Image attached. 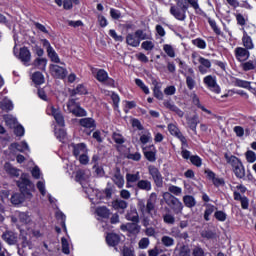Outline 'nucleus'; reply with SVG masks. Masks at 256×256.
<instances>
[{
  "instance_id": "nucleus-1",
  "label": "nucleus",
  "mask_w": 256,
  "mask_h": 256,
  "mask_svg": "<svg viewBox=\"0 0 256 256\" xmlns=\"http://www.w3.org/2000/svg\"><path fill=\"white\" fill-rule=\"evenodd\" d=\"M189 5L194 9L196 15H205V12L199 6V0H177L176 5L172 4L170 7V15H172L176 21H187Z\"/></svg>"
},
{
  "instance_id": "nucleus-2",
  "label": "nucleus",
  "mask_w": 256,
  "mask_h": 256,
  "mask_svg": "<svg viewBox=\"0 0 256 256\" xmlns=\"http://www.w3.org/2000/svg\"><path fill=\"white\" fill-rule=\"evenodd\" d=\"M17 185L21 191V193L13 194L11 197V203L13 205H21L25 199L27 201H31L33 199V194L29 187H31V180H29V175L22 174L20 181L17 182Z\"/></svg>"
},
{
  "instance_id": "nucleus-3",
  "label": "nucleus",
  "mask_w": 256,
  "mask_h": 256,
  "mask_svg": "<svg viewBox=\"0 0 256 256\" xmlns=\"http://www.w3.org/2000/svg\"><path fill=\"white\" fill-rule=\"evenodd\" d=\"M224 157L226 159V163L232 167L234 175L238 179H243V177H245V167L243 166L241 160L237 158V156L227 153L224 155Z\"/></svg>"
},
{
  "instance_id": "nucleus-4",
  "label": "nucleus",
  "mask_w": 256,
  "mask_h": 256,
  "mask_svg": "<svg viewBox=\"0 0 256 256\" xmlns=\"http://www.w3.org/2000/svg\"><path fill=\"white\" fill-rule=\"evenodd\" d=\"M163 199L168 205V207H171L172 211H174L175 215H182L183 214V202L179 200V198L175 197L173 194L169 192L163 193Z\"/></svg>"
},
{
  "instance_id": "nucleus-5",
  "label": "nucleus",
  "mask_w": 256,
  "mask_h": 256,
  "mask_svg": "<svg viewBox=\"0 0 256 256\" xmlns=\"http://www.w3.org/2000/svg\"><path fill=\"white\" fill-rule=\"evenodd\" d=\"M191 57L193 65H199L198 70L201 75H205L211 69V60L204 58L197 52H193Z\"/></svg>"
},
{
  "instance_id": "nucleus-6",
  "label": "nucleus",
  "mask_w": 256,
  "mask_h": 256,
  "mask_svg": "<svg viewBox=\"0 0 256 256\" xmlns=\"http://www.w3.org/2000/svg\"><path fill=\"white\" fill-rule=\"evenodd\" d=\"M156 203H157V193L152 192L147 200L146 205H145V201L139 200L138 210L142 212V215L151 214V211L155 209Z\"/></svg>"
},
{
  "instance_id": "nucleus-7",
  "label": "nucleus",
  "mask_w": 256,
  "mask_h": 256,
  "mask_svg": "<svg viewBox=\"0 0 256 256\" xmlns=\"http://www.w3.org/2000/svg\"><path fill=\"white\" fill-rule=\"evenodd\" d=\"M145 39H147V34L143 30H136L135 33H129L126 36V43L130 47H139L141 41H145Z\"/></svg>"
},
{
  "instance_id": "nucleus-8",
  "label": "nucleus",
  "mask_w": 256,
  "mask_h": 256,
  "mask_svg": "<svg viewBox=\"0 0 256 256\" xmlns=\"http://www.w3.org/2000/svg\"><path fill=\"white\" fill-rule=\"evenodd\" d=\"M46 113L47 115H52L60 127H65V118H63V114H61V110H59V108L50 104L47 106Z\"/></svg>"
},
{
  "instance_id": "nucleus-9",
  "label": "nucleus",
  "mask_w": 256,
  "mask_h": 256,
  "mask_svg": "<svg viewBox=\"0 0 256 256\" xmlns=\"http://www.w3.org/2000/svg\"><path fill=\"white\" fill-rule=\"evenodd\" d=\"M14 55L17 57L23 65L29 67V63H31V51L27 47H22L17 54V48L14 47Z\"/></svg>"
},
{
  "instance_id": "nucleus-10",
  "label": "nucleus",
  "mask_w": 256,
  "mask_h": 256,
  "mask_svg": "<svg viewBox=\"0 0 256 256\" xmlns=\"http://www.w3.org/2000/svg\"><path fill=\"white\" fill-rule=\"evenodd\" d=\"M203 83L210 91H212V93H216V95L221 93V87H219V84H217V78L215 76L208 75L204 77Z\"/></svg>"
},
{
  "instance_id": "nucleus-11",
  "label": "nucleus",
  "mask_w": 256,
  "mask_h": 256,
  "mask_svg": "<svg viewBox=\"0 0 256 256\" xmlns=\"http://www.w3.org/2000/svg\"><path fill=\"white\" fill-rule=\"evenodd\" d=\"M67 111L69 113H73L76 117L85 116V110L79 106V104L75 101V99H70L67 102Z\"/></svg>"
},
{
  "instance_id": "nucleus-12",
  "label": "nucleus",
  "mask_w": 256,
  "mask_h": 256,
  "mask_svg": "<svg viewBox=\"0 0 256 256\" xmlns=\"http://www.w3.org/2000/svg\"><path fill=\"white\" fill-rule=\"evenodd\" d=\"M168 131L170 135H172L173 137H176V139H179L183 147L188 146L187 138L183 135V133H181V130H179V127H177L176 124H168Z\"/></svg>"
},
{
  "instance_id": "nucleus-13",
  "label": "nucleus",
  "mask_w": 256,
  "mask_h": 256,
  "mask_svg": "<svg viewBox=\"0 0 256 256\" xmlns=\"http://www.w3.org/2000/svg\"><path fill=\"white\" fill-rule=\"evenodd\" d=\"M148 173L152 177L156 187H163V175L154 165L148 166Z\"/></svg>"
},
{
  "instance_id": "nucleus-14",
  "label": "nucleus",
  "mask_w": 256,
  "mask_h": 256,
  "mask_svg": "<svg viewBox=\"0 0 256 256\" xmlns=\"http://www.w3.org/2000/svg\"><path fill=\"white\" fill-rule=\"evenodd\" d=\"M142 151L147 161L150 163H155L157 161V148H155V145L142 146Z\"/></svg>"
},
{
  "instance_id": "nucleus-15",
  "label": "nucleus",
  "mask_w": 256,
  "mask_h": 256,
  "mask_svg": "<svg viewBox=\"0 0 256 256\" xmlns=\"http://www.w3.org/2000/svg\"><path fill=\"white\" fill-rule=\"evenodd\" d=\"M85 193L86 195H88L90 201L92 203L98 204L101 203V199H103V197H105V194L99 190H95L93 188H86L85 189Z\"/></svg>"
},
{
  "instance_id": "nucleus-16",
  "label": "nucleus",
  "mask_w": 256,
  "mask_h": 256,
  "mask_svg": "<svg viewBox=\"0 0 256 256\" xmlns=\"http://www.w3.org/2000/svg\"><path fill=\"white\" fill-rule=\"evenodd\" d=\"M96 79L99 83H104L105 85H109L113 87L115 85V80L109 77V74L104 69L97 70Z\"/></svg>"
},
{
  "instance_id": "nucleus-17",
  "label": "nucleus",
  "mask_w": 256,
  "mask_h": 256,
  "mask_svg": "<svg viewBox=\"0 0 256 256\" xmlns=\"http://www.w3.org/2000/svg\"><path fill=\"white\" fill-rule=\"evenodd\" d=\"M50 73L53 77H56V79H65V77H67V69L57 64L50 65Z\"/></svg>"
},
{
  "instance_id": "nucleus-18",
  "label": "nucleus",
  "mask_w": 256,
  "mask_h": 256,
  "mask_svg": "<svg viewBox=\"0 0 256 256\" xmlns=\"http://www.w3.org/2000/svg\"><path fill=\"white\" fill-rule=\"evenodd\" d=\"M234 55L237 61H239L240 63L247 61V59L251 57L249 49L243 47H236L234 50Z\"/></svg>"
},
{
  "instance_id": "nucleus-19",
  "label": "nucleus",
  "mask_w": 256,
  "mask_h": 256,
  "mask_svg": "<svg viewBox=\"0 0 256 256\" xmlns=\"http://www.w3.org/2000/svg\"><path fill=\"white\" fill-rule=\"evenodd\" d=\"M205 175H207V178L212 181L215 187H221V185H225V180L217 176V174H215V172L211 171L210 169L205 170Z\"/></svg>"
},
{
  "instance_id": "nucleus-20",
  "label": "nucleus",
  "mask_w": 256,
  "mask_h": 256,
  "mask_svg": "<svg viewBox=\"0 0 256 256\" xmlns=\"http://www.w3.org/2000/svg\"><path fill=\"white\" fill-rule=\"evenodd\" d=\"M141 180V174L139 172H136L134 174L128 173L126 174V187L127 189H131L135 187V183H139Z\"/></svg>"
},
{
  "instance_id": "nucleus-21",
  "label": "nucleus",
  "mask_w": 256,
  "mask_h": 256,
  "mask_svg": "<svg viewBox=\"0 0 256 256\" xmlns=\"http://www.w3.org/2000/svg\"><path fill=\"white\" fill-rule=\"evenodd\" d=\"M71 147L75 157L84 155V153H89V148H87V144L85 143L71 144Z\"/></svg>"
},
{
  "instance_id": "nucleus-22",
  "label": "nucleus",
  "mask_w": 256,
  "mask_h": 256,
  "mask_svg": "<svg viewBox=\"0 0 256 256\" xmlns=\"http://www.w3.org/2000/svg\"><path fill=\"white\" fill-rule=\"evenodd\" d=\"M16 151H20V153H23L25 151H29V144H27V142L22 141L20 144L19 143H12L9 146V151L11 153H15Z\"/></svg>"
},
{
  "instance_id": "nucleus-23",
  "label": "nucleus",
  "mask_w": 256,
  "mask_h": 256,
  "mask_svg": "<svg viewBox=\"0 0 256 256\" xmlns=\"http://www.w3.org/2000/svg\"><path fill=\"white\" fill-rule=\"evenodd\" d=\"M2 239L8 245H15L17 243V234L11 231L4 232L2 235Z\"/></svg>"
},
{
  "instance_id": "nucleus-24",
  "label": "nucleus",
  "mask_w": 256,
  "mask_h": 256,
  "mask_svg": "<svg viewBox=\"0 0 256 256\" xmlns=\"http://www.w3.org/2000/svg\"><path fill=\"white\" fill-rule=\"evenodd\" d=\"M91 177V171L79 169L76 171L75 179L78 183H83V181H87Z\"/></svg>"
},
{
  "instance_id": "nucleus-25",
  "label": "nucleus",
  "mask_w": 256,
  "mask_h": 256,
  "mask_svg": "<svg viewBox=\"0 0 256 256\" xmlns=\"http://www.w3.org/2000/svg\"><path fill=\"white\" fill-rule=\"evenodd\" d=\"M242 45L245 49H248V50L255 49V44H253V39L251 38V36H249L247 31L245 30L242 36Z\"/></svg>"
},
{
  "instance_id": "nucleus-26",
  "label": "nucleus",
  "mask_w": 256,
  "mask_h": 256,
  "mask_svg": "<svg viewBox=\"0 0 256 256\" xmlns=\"http://www.w3.org/2000/svg\"><path fill=\"white\" fill-rule=\"evenodd\" d=\"M187 125L191 131L197 133V125H199V116L194 115L190 118H187Z\"/></svg>"
},
{
  "instance_id": "nucleus-27",
  "label": "nucleus",
  "mask_w": 256,
  "mask_h": 256,
  "mask_svg": "<svg viewBox=\"0 0 256 256\" xmlns=\"http://www.w3.org/2000/svg\"><path fill=\"white\" fill-rule=\"evenodd\" d=\"M136 187L137 189H140L141 191H151V189H153V186L151 184V181L149 180H139L136 183Z\"/></svg>"
},
{
  "instance_id": "nucleus-28",
  "label": "nucleus",
  "mask_w": 256,
  "mask_h": 256,
  "mask_svg": "<svg viewBox=\"0 0 256 256\" xmlns=\"http://www.w3.org/2000/svg\"><path fill=\"white\" fill-rule=\"evenodd\" d=\"M121 241V238L117 234H108L106 236V243L110 245V247H115L116 245H119V242Z\"/></svg>"
},
{
  "instance_id": "nucleus-29",
  "label": "nucleus",
  "mask_w": 256,
  "mask_h": 256,
  "mask_svg": "<svg viewBox=\"0 0 256 256\" xmlns=\"http://www.w3.org/2000/svg\"><path fill=\"white\" fill-rule=\"evenodd\" d=\"M120 228L122 231H129L130 233H139V225H137V222L123 224Z\"/></svg>"
},
{
  "instance_id": "nucleus-30",
  "label": "nucleus",
  "mask_w": 256,
  "mask_h": 256,
  "mask_svg": "<svg viewBox=\"0 0 256 256\" xmlns=\"http://www.w3.org/2000/svg\"><path fill=\"white\" fill-rule=\"evenodd\" d=\"M126 219L127 221H132V223H139V213H137V209L131 208L126 215Z\"/></svg>"
},
{
  "instance_id": "nucleus-31",
  "label": "nucleus",
  "mask_w": 256,
  "mask_h": 256,
  "mask_svg": "<svg viewBox=\"0 0 256 256\" xmlns=\"http://www.w3.org/2000/svg\"><path fill=\"white\" fill-rule=\"evenodd\" d=\"M183 203H184L185 207H188V209H193V207H195V205H197V201L195 200V197H193L191 195H185L183 197Z\"/></svg>"
},
{
  "instance_id": "nucleus-32",
  "label": "nucleus",
  "mask_w": 256,
  "mask_h": 256,
  "mask_svg": "<svg viewBox=\"0 0 256 256\" xmlns=\"http://www.w3.org/2000/svg\"><path fill=\"white\" fill-rule=\"evenodd\" d=\"M0 108L2 109V111H6V112L13 111V102L8 98H4L0 102Z\"/></svg>"
},
{
  "instance_id": "nucleus-33",
  "label": "nucleus",
  "mask_w": 256,
  "mask_h": 256,
  "mask_svg": "<svg viewBox=\"0 0 256 256\" xmlns=\"http://www.w3.org/2000/svg\"><path fill=\"white\" fill-rule=\"evenodd\" d=\"M162 218L166 225H175V215H173L171 211L168 210V212L164 213Z\"/></svg>"
},
{
  "instance_id": "nucleus-34",
  "label": "nucleus",
  "mask_w": 256,
  "mask_h": 256,
  "mask_svg": "<svg viewBox=\"0 0 256 256\" xmlns=\"http://www.w3.org/2000/svg\"><path fill=\"white\" fill-rule=\"evenodd\" d=\"M3 119L6 123V125L8 127H10V129H13V127H15V125H17V118H15L13 115L6 114L3 116Z\"/></svg>"
},
{
  "instance_id": "nucleus-35",
  "label": "nucleus",
  "mask_w": 256,
  "mask_h": 256,
  "mask_svg": "<svg viewBox=\"0 0 256 256\" xmlns=\"http://www.w3.org/2000/svg\"><path fill=\"white\" fill-rule=\"evenodd\" d=\"M80 125L86 129L95 128V120L93 118H82L80 119Z\"/></svg>"
},
{
  "instance_id": "nucleus-36",
  "label": "nucleus",
  "mask_w": 256,
  "mask_h": 256,
  "mask_svg": "<svg viewBox=\"0 0 256 256\" xmlns=\"http://www.w3.org/2000/svg\"><path fill=\"white\" fill-rule=\"evenodd\" d=\"M205 212H204V219L205 221H210L211 215L215 212V206L213 204H204Z\"/></svg>"
},
{
  "instance_id": "nucleus-37",
  "label": "nucleus",
  "mask_w": 256,
  "mask_h": 256,
  "mask_svg": "<svg viewBox=\"0 0 256 256\" xmlns=\"http://www.w3.org/2000/svg\"><path fill=\"white\" fill-rule=\"evenodd\" d=\"M4 169L9 175L13 177H19V169L12 167L10 163H5Z\"/></svg>"
},
{
  "instance_id": "nucleus-38",
  "label": "nucleus",
  "mask_w": 256,
  "mask_h": 256,
  "mask_svg": "<svg viewBox=\"0 0 256 256\" xmlns=\"http://www.w3.org/2000/svg\"><path fill=\"white\" fill-rule=\"evenodd\" d=\"M55 137L61 141V143H65V139L67 137V132L63 128H55Z\"/></svg>"
},
{
  "instance_id": "nucleus-39",
  "label": "nucleus",
  "mask_w": 256,
  "mask_h": 256,
  "mask_svg": "<svg viewBox=\"0 0 256 256\" xmlns=\"http://www.w3.org/2000/svg\"><path fill=\"white\" fill-rule=\"evenodd\" d=\"M32 81L36 85H43L45 83V77H43L41 72H36L32 75Z\"/></svg>"
},
{
  "instance_id": "nucleus-40",
  "label": "nucleus",
  "mask_w": 256,
  "mask_h": 256,
  "mask_svg": "<svg viewBox=\"0 0 256 256\" xmlns=\"http://www.w3.org/2000/svg\"><path fill=\"white\" fill-rule=\"evenodd\" d=\"M153 141V136L151 135V132L145 131L141 136H140V143L143 145H147V143H151Z\"/></svg>"
},
{
  "instance_id": "nucleus-41",
  "label": "nucleus",
  "mask_w": 256,
  "mask_h": 256,
  "mask_svg": "<svg viewBox=\"0 0 256 256\" xmlns=\"http://www.w3.org/2000/svg\"><path fill=\"white\" fill-rule=\"evenodd\" d=\"M34 67H37L41 71H45V67H47V59H45V58H37L34 61Z\"/></svg>"
},
{
  "instance_id": "nucleus-42",
  "label": "nucleus",
  "mask_w": 256,
  "mask_h": 256,
  "mask_svg": "<svg viewBox=\"0 0 256 256\" xmlns=\"http://www.w3.org/2000/svg\"><path fill=\"white\" fill-rule=\"evenodd\" d=\"M161 243L164 247H173V245H175V239L170 236H163L161 238Z\"/></svg>"
},
{
  "instance_id": "nucleus-43",
  "label": "nucleus",
  "mask_w": 256,
  "mask_h": 256,
  "mask_svg": "<svg viewBox=\"0 0 256 256\" xmlns=\"http://www.w3.org/2000/svg\"><path fill=\"white\" fill-rule=\"evenodd\" d=\"M192 45L197 47L198 49H207V42L201 38H196L192 40Z\"/></svg>"
},
{
  "instance_id": "nucleus-44",
  "label": "nucleus",
  "mask_w": 256,
  "mask_h": 256,
  "mask_svg": "<svg viewBox=\"0 0 256 256\" xmlns=\"http://www.w3.org/2000/svg\"><path fill=\"white\" fill-rule=\"evenodd\" d=\"M113 182L115 183V185H117V187H119V189H122V187L125 185V179H123V176H121V174H115L113 176Z\"/></svg>"
},
{
  "instance_id": "nucleus-45",
  "label": "nucleus",
  "mask_w": 256,
  "mask_h": 256,
  "mask_svg": "<svg viewBox=\"0 0 256 256\" xmlns=\"http://www.w3.org/2000/svg\"><path fill=\"white\" fill-rule=\"evenodd\" d=\"M127 202L125 200H116L114 202H112V207L116 210L119 209H127Z\"/></svg>"
},
{
  "instance_id": "nucleus-46",
  "label": "nucleus",
  "mask_w": 256,
  "mask_h": 256,
  "mask_svg": "<svg viewBox=\"0 0 256 256\" xmlns=\"http://www.w3.org/2000/svg\"><path fill=\"white\" fill-rule=\"evenodd\" d=\"M135 83H136L137 87H140V89L145 93V95H149L151 93V91H149V87H147V85H145L143 80L137 78L135 80Z\"/></svg>"
},
{
  "instance_id": "nucleus-47",
  "label": "nucleus",
  "mask_w": 256,
  "mask_h": 256,
  "mask_svg": "<svg viewBox=\"0 0 256 256\" xmlns=\"http://www.w3.org/2000/svg\"><path fill=\"white\" fill-rule=\"evenodd\" d=\"M168 191L169 193L172 195H176V197H179L181 195V193H183V189L179 186H175V185H170L168 187Z\"/></svg>"
},
{
  "instance_id": "nucleus-48",
  "label": "nucleus",
  "mask_w": 256,
  "mask_h": 256,
  "mask_svg": "<svg viewBox=\"0 0 256 256\" xmlns=\"http://www.w3.org/2000/svg\"><path fill=\"white\" fill-rule=\"evenodd\" d=\"M208 23L216 35H223V32H221V28H219V26H217V22H215V20L210 18L208 20Z\"/></svg>"
},
{
  "instance_id": "nucleus-49",
  "label": "nucleus",
  "mask_w": 256,
  "mask_h": 256,
  "mask_svg": "<svg viewBox=\"0 0 256 256\" xmlns=\"http://www.w3.org/2000/svg\"><path fill=\"white\" fill-rule=\"evenodd\" d=\"M192 101L196 105V107L202 109L204 113H208V115H211V111L205 108V106L201 105V102L199 101V97H197V95L193 96Z\"/></svg>"
},
{
  "instance_id": "nucleus-50",
  "label": "nucleus",
  "mask_w": 256,
  "mask_h": 256,
  "mask_svg": "<svg viewBox=\"0 0 256 256\" xmlns=\"http://www.w3.org/2000/svg\"><path fill=\"white\" fill-rule=\"evenodd\" d=\"M249 83V81L241 80L239 78L234 80L235 87H241L242 89H249Z\"/></svg>"
},
{
  "instance_id": "nucleus-51",
  "label": "nucleus",
  "mask_w": 256,
  "mask_h": 256,
  "mask_svg": "<svg viewBox=\"0 0 256 256\" xmlns=\"http://www.w3.org/2000/svg\"><path fill=\"white\" fill-rule=\"evenodd\" d=\"M186 85L190 91H193L197 85V82H195V76H186Z\"/></svg>"
},
{
  "instance_id": "nucleus-52",
  "label": "nucleus",
  "mask_w": 256,
  "mask_h": 256,
  "mask_svg": "<svg viewBox=\"0 0 256 256\" xmlns=\"http://www.w3.org/2000/svg\"><path fill=\"white\" fill-rule=\"evenodd\" d=\"M47 54L53 63H61V59H59V55L55 52V49L52 48V50L48 51Z\"/></svg>"
},
{
  "instance_id": "nucleus-53",
  "label": "nucleus",
  "mask_w": 256,
  "mask_h": 256,
  "mask_svg": "<svg viewBox=\"0 0 256 256\" xmlns=\"http://www.w3.org/2000/svg\"><path fill=\"white\" fill-rule=\"evenodd\" d=\"M163 50L166 53V55H168V57L175 58V49L173 48V46L165 44L163 46Z\"/></svg>"
},
{
  "instance_id": "nucleus-54",
  "label": "nucleus",
  "mask_w": 256,
  "mask_h": 256,
  "mask_svg": "<svg viewBox=\"0 0 256 256\" xmlns=\"http://www.w3.org/2000/svg\"><path fill=\"white\" fill-rule=\"evenodd\" d=\"M141 47L144 49V51H153V49H155V43H153V41L147 40L142 42Z\"/></svg>"
},
{
  "instance_id": "nucleus-55",
  "label": "nucleus",
  "mask_w": 256,
  "mask_h": 256,
  "mask_svg": "<svg viewBox=\"0 0 256 256\" xmlns=\"http://www.w3.org/2000/svg\"><path fill=\"white\" fill-rule=\"evenodd\" d=\"M214 217L215 219H217V221H220L221 223L227 221V213L223 212V211H216L214 213Z\"/></svg>"
},
{
  "instance_id": "nucleus-56",
  "label": "nucleus",
  "mask_w": 256,
  "mask_h": 256,
  "mask_svg": "<svg viewBox=\"0 0 256 256\" xmlns=\"http://www.w3.org/2000/svg\"><path fill=\"white\" fill-rule=\"evenodd\" d=\"M39 193H41L42 197L47 195V189L45 188V181H38L36 185Z\"/></svg>"
},
{
  "instance_id": "nucleus-57",
  "label": "nucleus",
  "mask_w": 256,
  "mask_h": 256,
  "mask_svg": "<svg viewBox=\"0 0 256 256\" xmlns=\"http://www.w3.org/2000/svg\"><path fill=\"white\" fill-rule=\"evenodd\" d=\"M245 157L248 163H255L256 161V153L253 150H248Z\"/></svg>"
},
{
  "instance_id": "nucleus-58",
  "label": "nucleus",
  "mask_w": 256,
  "mask_h": 256,
  "mask_svg": "<svg viewBox=\"0 0 256 256\" xmlns=\"http://www.w3.org/2000/svg\"><path fill=\"white\" fill-rule=\"evenodd\" d=\"M96 213L99 215V217H109V209H107L105 206L98 207L96 209Z\"/></svg>"
},
{
  "instance_id": "nucleus-59",
  "label": "nucleus",
  "mask_w": 256,
  "mask_h": 256,
  "mask_svg": "<svg viewBox=\"0 0 256 256\" xmlns=\"http://www.w3.org/2000/svg\"><path fill=\"white\" fill-rule=\"evenodd\" d=\"M61 243H62V252L65 253V255H69L71 253V250L69 248V241L63 237L61 239Z\"/></svg>"
},
{
  "instance_id": "nucleus-60",
  "label": "nucleus",
  "mask_w": 256,
  "mask_h": 256,
  "mask_svg": "<svg viewBox=\"0 0 256 256\" xmlns=\"http://www.w3.org/2000/svg\"><path fill=\"white\" fill-rule=\"evenodd\" d=\"M18 219L21 223H25V224L31 221V217L29 216V214L25 212L18 213Z\"/></svg>"
},
{
  "instance_id": "nucleus-61",
  "label": "nucleus",
  "mask_w": 256,
  "mask_h": 256,
  "mask_svg": "<svg viewBox=\"0 0 256 256\" xmlns=\"http://www.w3.org/2000/svg\"><path fill=\"white\" fill-rule=\"evenodd\" d=\"M243 71H253L255 69V63L253 61L244 62L241 64Z\"/></svg>"
},
{
  "instance_id": "nucleus-62",
  "label": "nucleus",
  "mask_w": 256,
  "mask_h": 256,
  "mask_svg": "<svg viewBox=\"0 0 256 256\" xmlns=\"http://www.w3.org/2000/svg\"><path fill=\"white\" fill-rule=\"evenodd\" d=\"M190 161L192 165H195V167H201V165H203V160L201 159V157L197 155L191 156Z\"/></svg>"
},
{
  "instance_id": "nucleus-63",
  "label": "nucleus",
  "mask_w": 256,
  "mask_h": 256,
  "mask_svg": "<svg viewBox=\"0 0 256 256\" xmlns=\"http://www.w3.org/2000/svg\"><path fill=\"white\" fill-rule=\"evenodd\" d=\"M178 256H191V249H189L187 246H182L179 249Z\"/></svg>"
},
{
  "instance_id": "nucleus-64",
  "label": "nucleus",
  "mask_w": 256,
  "mask_h": 256,
  "mask_svg": "<svg viewBox=\"0 0 256 256\" xmlns=\"http://www.w3.org/2000/svg\"><path fill=\"white\" fill-rule=\"evenodd\" d=\"M192 256H205V251L203 248L196 246L192 250Z\"/></svg>"
}]
</instances>
